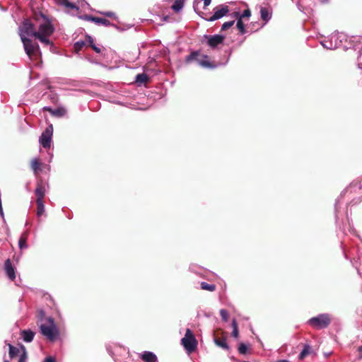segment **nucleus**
Instances as JSON below:
<instances>
[{"label":"nucleus","mask_w":362,"mask_h":362,"mask_svg":"<svg viewBox=\"0 0 362 362\" xmlns=\"http://www.w3.org/2000/svg\"><path fill=\"white\" fill-rule=\"evenodd\" d=\"M199 55H200V54L199 52L194 51V52H191L188 56L186 57L185 61L187 63H189L194 60H196L198 62V59H199V58H198V57H199Z\"/></svg>","instance_id":"24"},{"label":"nucleus","mask_w":362,"mask_h":362,"mask_svg":"<svg viewBox=\"0 0 362 362\" xmlns=\"http://www.w3.org/2000/svg\"><path fill=\"white\" fill-rule=\"evenodd\" d=\"M87 38L88 40L89 45H94L93 39L90 36H87Z\"/></svg>","instance_id":"42"},{"label":"nucleus","mask_w":362,"mask_h":362,"mask_svg":"<svg viewBox=\"0 0 362 362\" xmlns=\"http://www.w3.org/2000/svg\"><path fill=\"white\" fill-rule=\"evenodd\" d=\"M261 18L264 21H268L271 18L272 13L268 8L262 7L260 9Z\"/></svg>","instance_id":"22"},{"label":"nucleus","mask_w":362,"mask_h":362,"mask_svg":"<svg viewBox=\"0 0 362 362\" xmlns=\"http://www.w3.org/2000/svg\"><path fill=\"white\" fill-rule=\"evenodd\" d=\"M232 326H233L232 336L237 338L238 337V324H237L235 320H233Z\"/></svg>","instance_id":"32"},{"label":"nucleus","mask_w":362,"mask_h":362,"mask_svg":"<svg viewBox=\"0 0 362 362\" xmlns=\"http://www.w3.org/2000/svg\"><path fill=\"white\" fill-rule=\"evenodd\" d=\"M214 13L209 18H207L209 21H214L218 20L223 16H226L229 12V8L226 5H221L214 8Z\"/></svg>","instance_id":"9"},{"label":"nucleus","mask_w":362,"mask_h":362,"mask_svg":"<svg viewBox=\"0 0 362 362\" xmlns=\"http://www.w3.org/2000/svg\"><path fill=\"white\" fill-rule=\"evenodd\" d=\"M331 322V319L327 314L319 315L309 320V325L315 329H321L327 327Z\"/></svg>","instance_id":"4"},{"label":"nucleus","mask_w":362,"mask_h":362,"mask_svg":"<svg viewBox=\"0 0 362 362\" xmlns=\"http://www.w3.org/2000/svg\"><path fill=\"white\" fill-rule=\"evenodd\" d=\"M238 352L240 354H246L248 350V347L244 343H240L238 346Z\"/></svg>","instance_id":"33"},{"label":"nucleus","mask_w":362,"mask_h":362,"mask_svg":"<svg viewBox=\"0 0 362 362\" xmlns=\"http://www.w3.org/2000/svg\"><path fill=\"white\" fill-rule=\"evenodd\" d=\"M234 23H235L234 21L225 22L222 25L221 30H226L229 29L230 27H232Z\"/></svg>","instance_id":"36"},{"label":"nucleus","mask_w":362,"mask_h":362,"mask_svg":"<svg viewBox=\"0 0 362 362\" xmlns=\"http://www.w3.org/2000/svg\"><path fill=\"white\" fill-rule=\"evenodd\" d=\"M45 166L46 165L42 163L39 158H33L30 161V168L37 178L40 177L39 173L42 171Z\"/></svg>","instance_id":"10"},{"label":"nucleus","mask_w":362,"mask_h":362,"mask_svg":"<svg viewBox=\"0 0 362 362\" xmlns=\"http://www.w3.org/2000/svg\"><path fill=\"white\" fill-rule=\"evenodd\" d=\"M8 347H9V353L8 354H9V356L11 358H13L17 356L20 354V351H21V349L20 350L19 349L13 346L11 344H8Z\"/></svg>","instance_id":"27"},{"label":"nucleus","mask_w":362,"mask_h":362,"mask_svg":"<svg viewBox=\"0 0 362 362\" xmlns=\"http://www.w3.org/2000/svg\"><path fill=\"white\" fill-rule=\"evenodd\" d=\"M206 37L208 38V45L212 48H215L218 45L223 43L224 40V37L221 35L206 36Z\"/></svg>","instance_id":"11"},{"label":"nucleus","mask_w":362,"mask_h":362,"mask_svg":"<svg viewBox=\"0 0 362 362\" xmlns=\"http://www.w3.org/2000/svg\"><path fill=\"white\" fill-rule=\"evenodd\" d=\"M141 358L144 362H156L158 358L156 354L151 351H144L141 355Z\"/></svg>","instance_id":"16"},{"label":"nucleus","mask_w":362,"mask_h":362,"mask_svg":"<svg viewBox=\"0 0 362 362\" xmlns=\"http://www.w3.org/2000/svg\"><path fill=\"white\" fill-rule=\"evenodd\" d=\"M53 133L52 125L47 127L45 130L42 132L40 138V143L45 148H48L51 145V139Z\"/></svg>","instance_id":"7"},{"label":"nucleus","mask_w":362,"mask_h":362,"mask_svg":"<svg viewBox=\"0 0 362 362\" xmlns=\"http://www.w3.org/2000/svg\"><path fill=\"white\" fill-rule=\"evenodd\" d=\"M90 47L96 53H100L101 51L100 49L96 47L95 45H90Z\"/></svg>","instance_id":"39"},{"label":"nucleus","mask_w":362,"mask_h":362,"mask_svg":"<svg viewBox=\"0 0 362 362\" xmlns=\"http://www.w3.org/2000/svg\"><path fill=\"white\" fill-rule=\"evenodd\" d=\"M184 2L182 0H175L172 6V9L175 12H179L184 6Z\"/></svg>","instance_id":"26"},{"label":"nucleus","mask_w":362,"mask_h":362,"mask_svg":"<svg viewBox=\"0 0 362 362\" xmlns=\"http://www.w3.org/2000/svg\"><path fill=\"white\" fill-rule=\"evenodd\" d=\"M183 1H185V0H182Z\"/></svg>","instance_id":"46"},{"label":"nucleus","mask_w":362,"mask_h":362,"mask_svg":"<svg viewBox=\"0 0 362 362\" xmlns=\"http://www.w3.org/2000/svg\"><path fill=\"white\" fill-rule=\"evenodd\" d=\"M214 342H215V344L218 346H219V347H221V348H222V349H223L225 350H227V351L229 350V346H228V344L226 342V337H216L214 338Z\"/></svg>","instance_id":"18"},{"label":"nucleus","mask_w":362,"mask_h":362,"mask_svg":"<svg viewBox=\"0 0 362 362\" xmlns=\"http://www.w3.org/2000/svg\"><path fill=\"white\" fill-rule=\"evenodd\" d=\"M43 110L46 112H50L52 115L61 117L66 115V110L63 107H59L56 110H52L49 107H43Z\"/></svg>","instance_id":"15"},{"label":"nucleus","mask_w":362,"mask_h":362,"mask_svg":"<svg viewBox=\"0 0 362 362\" xmlns=\"http://www.w3.org/2000/svg\"><path fill=\"white\" fill-rule=\"evenodd\" d=\"M235 15L237 18L241 17L242 19L243 18L250 17L251 16V12L250 9H245L241 16H239V13H235Z\"/></svg>","instance_id":"35"},{"label":"nucleus","mask_w":362,"mask_h":362,"mask_svg":"<svg viewBox=\"0 0 362 362\" xmlns=\"http://www.w3.org/2000/svg\"><path fill=\"white\" fill-rule=\"evenodd\" d=\"M21 41L26 54L30 59L35 58L40 54V47L37 42H33L32 40L23 35Z\"/></svg>","instance_id":"2"},{"label":"nucleus","mask_w":362,"mask_h":362,"mask_svg":"<svg viewBox=\"0 0 362 362\" xmlns=\"http://www.w3.org/2000/svg\"><path fill=\"white\" fill-rule=\"evenodd\" d=\"M84 46H85L84 42H83V41L76 42L74 44V49H75L76 52H80Z\"/></svg>","instance_id":"34"},{"label":"nucleus","mask_w":362,"mask_h":362,"mask_svg":"<svg viewBox=\"0 0 362 362\" xmlns=\"http://www.w3.org/2000/svg\"><path fill=\"white\" fill-rule=\"evenodd\" d=\"M313 353V349L309 344H303V349L299 354L298 358L300 360L304 359L307 356Z\"/></svg>","instance_id":"19"},{"label":"nucleus","mask_w":362,"mask_h":362,"mask_svg":"<svg viewBox=\"0 0 362 362\" xmlns=\"http://www.w3.org/2000/svg\"><path fill=\"white\" fill-rule=\"evenodd\" d=\"M358 351L359 352H361V351H362V345H361V346H359V347H358Z\"/></svg>","instance_id":"43"},{"label":"nucleus","mask_w":362,"mask_h":362,"mask_svg":"<svg viewBox=\"0 0 362 362\" xmlns=\"http://www.w3.org/2000/svg\"><path fill=\"white\" fill-rule=\"evenodd\" d=\"M47 186H48V184L42 177L37 178L36 188L35 190L37 199H44Z\"/></svg>","instance_id":"8"},{"label":"nucleus","mask_w":362,"mask_h":362,"mask_svg":"<svg viewBox=\"0 0 362 362\" xmlns=\"http://www.w3.org/2000/svg\"><path fill=\"white\" fill-rule=\"evenodd\" d=\"M37 204V215L40 216L45 211V206L43 199H36Z\"/></svg>","instance_id":"23"},{"label":"nucleus","mask_w":362,"mask_h":362,"mask_svg":"<svg viewBox=\"0 0 362 362\" xmlns=\"http://www.w3.org/2000/svg\"><path fill=\"white\" fill-rule=\"evenodd\" d=\"M182 346L189 353L194 352L197 347V341L189 329H187L185 337L181 340Z\"/></svg>","instance_id":"3"},{"label":"nucleus","mask_w":362,"mask_h":362,"mask_svg":"<svg viewBox=\"0 0 362 362\" xmlns=\"http://www.w3.org/2000/svg\"><path fill=\"white\" fill-rule=\"evenodd\" d=\"M202 1L204 2V8H205L206 6H208L211 2V0H202Z\"/></svg>","instance_id":"40"},{"label":"nucleus","mask_w":362,"mask_h":362,"mask_svg":"<svg viewBox=\"0 0 362 362\" xmlns=\"http://www.w3.org/2000/svg\"><path fill=\"white\" fill-rule=\"evenodd\" d=\"M21 335L25 342H31L33 340L35 332L30 329H24L21 331Z\"/></svg>","instance_id":"17"},{"label":"nucleus","mask_w":362,"mask_h":362,"mask_svg":"<svg viewBox=\"0 0 362 362\" xmlns=\"http://www.w3.org/2000/svg\"><path fill=\"white\" fill-rule=\"evenodd\" d=\"M198 63L200 66L205 68L214 69L216 67V64L210 62L209 57L207 55H202V59H198Z\"/></svg>","instance_id":"14"},{"label":"nucleus","mask_w":362,"mask_h":362,"mask_svg":"<svg viewBox=\"0 0 362 362\" xmlns=\"http://www.w3.org/2000/svg\"><path fill=\"white\" fill-rule=\"evenodd\" d=\"M85 18L88 21L94 22L96 24L103 25L104 26H110L112 25L111 23L110 22V21H108L106 18L90 16H86Z\"/></svg>","instance_id":"13"},{"label":"nucleus","mask_w":362,"mask_h":362,"mask_svg":"<svg viewBox=\"0 0 362 362\" xmlns=\"http://www.w3.org/2000/svg\"><path fill=\"white\" fill-rule=\"evenodd\" d=\"M28 232H24L19 240H18V245H19V247L20 249H24V248H26L28 246H27V244H26V242H27V240H28Z\"/></svg>","instance_id":"20"},{"label":"nucleus","mask_w":362,"mask_h":362,"mask_svg":"<svg viewBox=\"0 0 362 362\" xmlns=\"http://www.w3.org/2000/svg\"><path fill=\"white\" fill-rule=\"evenodd\" d=\"M100 13L106 17L111 18L113 19L117 18L115 13H114L112 11H105V12H100Z\"/></svg>","instance_id":"37"},{"label":"nucleus","mask_w":362,"mask_h":362,"mask_svg":"<svg viewBox=\"0 0 362 362\" xmlns=\"http://www.w3.org/2000/svg\"><path fill=\"white\" fill-rule=\"evenodd\" d=\"M19 34L22 40V35L23 36L36 37L37 35L35 25L32 23L31 20L26 18L19 27Z\"/></svg>","instance_id":"5"},{"label":"nucleus","mask_w":362,"mask_h":362,"mask_svg":"<svg viewBox=\"0 0 362 362\" xmlns=\"http://www.w3.org/2000/svg\"><path fill=\"white\" fill-rule=\"evenodd\" d=\"M237 28L239 30L240 33L241 34H245L246 33V29L245 28V25L241 19V17H239L238 18V21H237Z\"/></svg>","instance_id":"29"},{"label":"nucleus","mask_w":362,"mask_h":362,"mask_svg":"<svg viewBox=\"0 0 362 362\" xmlns=\"http://www.w3.org/2000/svg\"><path fill=\"white\" fill-rule=\"evenodd\" d=\"M40 16L44 20H45V21L39 25L38 31H37V33H39V35H40V33H41L42 35H52V33H54V30L53 25L47 19L45 14H43L42 13H40Z\"/></svg>","instance_id":"6"},{"label":"nucleus","mask_w":362,"mask_h":362,"mask_svg":"<svg viewBox=\"0 0 362 362\" xmlns=\"http://www.w3.org/2000/svg\"><path fill=\"white\" fill-rule=\"evenodd\" d=\"M21 349L22 353L20 356L18 362H25L26 359H27V351H26L25 347L23 345H21Z\"/></svg>","instance_id":"31"},{"label":"nucleus","mask_w":362,"mask_h":362,"mask_svg":"<svg viewBox=\"0 0 362 362\" xmlns=\"http://www.w3.org/2000/svg\"><path fill=\"white\" fill-rule=\"evenodd\" d=\"M49 36L50 35H42L41 33H40V35H39V33H37L35 38L38 39L41 42H42L45 45H51L52 42L48 38Z\"/></svg>","instance_id":"28"},{"label":"nucleus","mask_w":362,"mask_h":362,"mask_svg":"<svg viewBox=\"0 0 362 362\" xmlns=\"http://www.w3.org/2000/svg\"><path fill=\"white\" fill-rule=\"evenodd\" d=\"M277 362H289V361H287V360H281V361H279Z\"/></svg>","instance_id":"44"},{"label":"nucleus","mask_w":362,"mask_h":362,"mask_svg":"<svg viewBox=\"0 0 362 362\" xmlns=\"http://www.w3.org/2000/svg\"><path fill=\"white\" fill-rule=\"evenodd\" d=\"M4 269L8 279L13 281L16 279V272L10 259L5 261Z\"/></svg>","instance_id":"12"},{"label":"nucleus","mask_w":362,"mask_h":362,"mask_svg":"<svg viewBox=\"0 0 362 362\" xmlns=\"http://www.w3.org/2000/svg\"><path fill=\"white\" fill-rule=\"evenodd\" d=\"M45 362H56L55 359L51 356L47 357L45 359Z\"/></svg>","instance_id":"41"},{"label":"nucleus","mask_w":362,"mask_h":362,"mask_svg":"<svg viewBox=\"0 0 362 362\" xmlns=\"http://www.w3.org/2000/svg\"><path fill=\"white\" fill-rule=\"evenodd\" d=\"M200 286L202 290L208 291L210 292H213L216 289V286L215 284H210L206 282H202L200 284Z\"/></svg>","instance_id":"25"},{"label":"nucleus","mask_w":362,"mask_h":362,"mask_svg":"<svg viewBox=\"0 0 362 362\" xmlns=\"http://www.w3.org/2000/svg\"><path fill=\"white\" fill-rule=\"evenodd\" d=\"M220 315H221V318L223 319V320H224V321H227L228 320V313L227 310H226L224 309L221 310H220Z\"/></svg>","instance_id":"38"},{"label":"nucleus","mask_w":362,"mask_h":362,"mask_svg":"<svg viewBox=\"0 0 362 362\" xmlns=\"http://www.w3.org/2000/svg\"><path fill=\"white\" fill-rule=\"evenodd\" d=\"M59 4L68 8L74 9L76 8V5L69 0H59Z\"/></svg>","instance_id":"30"},{"label":"nucleus","mask_w":362,"mask_h":362,"mask_svg":"<svg viewBox=\"0 0 362 362\" xmlns=\"http://www.w3.org/2000/svg\"><path fill=\"white\" fill-rule=\"evenodd\" d=\"M149 81V77L145 73L139 74L136 76V82L139 84H145Z\"/></svg>","instance_id":"21"},{"label":"nucleus","mask_w":362,"mask_h":362,"mask_svg":"<svg viewBox=\"0 0 362 362\" xmlns=\"http://www.w3.org/2000/svg\"><path fill=\"white\" fill-rule=\"evenodd\" d=\"M4 362H9V361H4Z\"/></svg>","instance_id":"45"},{"label":"nucleus","mask_w":362,"mask_h":362,"mask_svg":"<svg viewBox=\"0 0 362 362\" xmlns=\"http://www.w3.org/2000/svg\"><path fill=\"white\" fill-rule=\"evenodd\" d=\"M40 329L42 334L51 341H54L59 336V329L52 317L47 319V324H42Z\"/></svg>","instance_id":"1"}]
</instances>
